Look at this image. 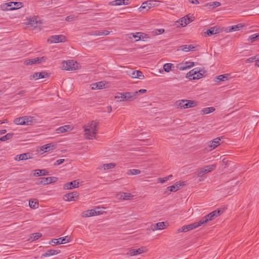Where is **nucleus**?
I'll list each match as a JSON object with an SVG mask.
<instances>
[{"mask_svg":"<svg viewBox=\"0 0 259 259\" xmlns=\"http://www.w3.org/2000/svg\"><path fill=\"white\" fill-rule=\"evenodd\" d=\"M132 197L131 194L128 193H123L121 195V197L123 200H129Z\"/></svg>","mask_w":259,"mask_h":259,"instance_id":"nucleus-49","label":"nucleus"},{"mask_svg":"<svg viewBox=\"0 0 259 259\" xmlns=\"http://www.w3.org/2000/svg\"><path fill=\"white\" fill-rule=\"evenodd\" d=\"M141 173V171L139 169H132L128 171L127 174L128 175H137Z\"/></svg>","mask_w":259,"mask_h":259,"instance_id":"nucleus-47","label":"nucleus"},{"mask_svg":"<svg viewBox=\"0 0 259 259\" xmlns=\"http://www.w3.org/2000/svg\"><path fill=\"white\" fill-rule=\"evenodd\" d=\"M82 217L83 218L90 217L91 216V212L90 210H85L82 212Z\"/></svg>","mask_w":259,"mask_h":259,"instance_id":"nucleus-53","label":"nucleus"},{"mask_svg":"<svg viewBox=\"0 0 259 259\" xmlns=\"http://www.w3.org/2000/svg\"><path fill=\"white\" fill-rule=\"evenodd\" d=\"M221 5V3L219 2H213L205 4L206 6L211 7L212 8H217Z\"/></svg>","mask_w":259,"mask_h":259,"instance_id":"nucleus-43","label":"nucleus"},{"mask_svg":"<svg viewBox=\"0 0 259 259\" xmlns=\"http://www.w3.org/2000/svg\"><path fill=\"white\" fill-rule=\"evenodd\" d=\"M179 50L185 52L194 51L195 50V47L192 45H186L179 46Z\"/></svg>","mask_w":259,"mask_h":259,"instance_id":"nucleus-28","label":"nucleus"},{"mask_svg":"<svg viewBox=\"0 0 259 259\" xmlns=\"http://www.w3.org/2000/svg\"><path fill=\"white\" fill-rule=\"evenodd\" d=\"M183 64L184 65H186V66H187V67H179V70H186L187 69H190L195 65L194 63L193 62H187V61Z\"/></svg>","mask_w":259,"mask_h":259,"instance_id":"nucleus-36","label":"nucleus"},{"mask_svg":"<svg viewBox=\"0 0 259 259\" xmlns=\"http://www.w3.org/2000/svg\"><path fill=\"white\" fill-rule=\"evenodd\" d=\"M214 110L215 109L213 107H211L203 108L201 110V112H202V114H207L213 112Z\"/></svg>","mask_w":259,"mask_h":259,"instance_id":"nucleus-40","label":"nucleus"},{"mask_svg":"<svg viewBox=\"0 0 259 259\" xmlns=\"http://www.w3.org/2000/svg\"><path fill=\"white\" fill-rule=\"evenodd\" d=\"M129 4V0H115L109 3V5L112 6L127 5Z\"/></svg>","mask_w":259,"mask_h":259,"instance_id":"nucleus-27","label":"nucleus"},{"mask_svg":"<svg viewBox=\"0 0 259 259\" xmlns=\"http://www.w3.org/2000/svg\"><path fill=\"white\" fill-rule=\"evenodd\" d=\"M245 26L241 23L238 24L237 25H233L231 26L228 27L225 31L227 32H230L232 31H236L237 30H239L242 29L243 28L245 27Z\"/></svg>","mask_w":259,"mask_h":259,"instance_id":"nucleus-19","label":"nucleus"},{"mask_svg":"<svg viewBox=\"0 0 259 259\" xmlns=\"http://www.w3.org/2000/svg\"><path fill=\"white\" fill-rule=\"evenodd\" d=\"M132 78L143 79L144 78L143 73L139 70L132 71L128 74Z\"/></svg>","mask_w":259,"mask_h":259,"instance_id":"nucleus-24","label":"nucleus"},{"mask_svg":"<svg viewBox=\"0 0 259 259\" xmlns=\"http://www.w3.org/2000/svg\"><path fill=\"white\" fill-rule=\"evenodd\" d=\"M178 182H176L175 183V185H173V186H169V187H167V189L170 191V192H172V191H177L178 189H176V187L178 186Z\"/></svg>","mask_w":259,"mask_h":259,"instance_id":"nucleus-51","label":"nucleus"},{"mask_svg":"<svg viewBox=\"0 0 259 259\" xmlns=\"http://www.w3.org/2000/svg\"><path fill=\"white\" fill-rule=\"evenodd\" d=\"M147 92V90L145 89H141L138 91H136L135 92H137L138 96L140 94L145 93Z\"/></svg>","mask_w":259,"mask_h":259,"instance_id":"nucleus-58","label":"nucleus"},{"mask_svg":"<svg viewBox=\"0 0 259 259\" xmlns=\"http://www.w3.org/2000/svg\"><path fill=\"white\" fill-rule=\"evenodd\" d=\"M172 67H174V64L171 63H166L163 65V69L165 72H168L171 70Z\"/></svg>","mask_w":259,"mask_h":259,"instance_id":"nucleus-44","label":"nucleus"},{"mask_svg":"<svg viewBox=\"0 0 259 259\" xmlns=\"http://www.w3.org/2000/svg\"><path fill=\"white\" fill-rule=\"evenodd\" d=\"M38 76H38V72H35L34 74H33L32 75H31L30 76L29 79L30 80H33V79L37 80V79H39Z\"/></svg>","mask_w":259,"mask_h":259,"instance_id":"nucleus-52","label":"nucleus"},{"mask_svg":"<svg viewBox=\"0 0 259 259\" xmlns=\"http://www.w3.org/2000/svg\"><path fill=\"white\" fill-rule=\"evenodd\" d=\"M194 20V17L192 15L190 16V15H188L185 17H182L180 19L181 23L180 25L182 27H184L186 26L187 24H189L191 22L193 21Z\"/></svg>","mask_w":259,"mask_h":259,"instance_id":"nucleus-14","label":"nucleus"},{"mask_svg":"<svg viewBox=\"0 0 259 259\" xmlns=\"http://www.w3.org/2000/svg\"><path fill=\"white\" fill-rule=\"evenodd\" d=\"M197 102L193 100H179V107L181 108L187 109L196 106Z\"/></svg>","mask_w":259,"mask_h":259,"instance_id":"nucleus-6","label":"nucleus"},{"mask_svg":"<svg viewBox=\"0 0 259 259\" xmlns=\"http://www.w3.org/2000/svg\"><path fill=\"white\" fill-rule=\"evenodd\" d=\"M140 37H141V39L145 41V39L146 38H149V37L148 36V35L146 34H145L144 33H142V32H140Z\"/></svg>","mask_w":259,"mask_h":259,"instance_id":"nucleus-55","label":"nucleus"},{"mask_svg":"<svg viewBox=\"0 0 259 259\" xmlns=\"http://www.w3.org/2000/svg\"><path fill=\"white\" fill-rule=\"evenodd\" d=\"M222 31V30L220 27L214 26L208 29L205 33H206L208 36H211L213 34L219 33Z\"/></svg>","mask_w":259,"mask_h":259,"instance_id":"nucleus-22","label":"nucleus"},{"mask_svg":"<svg viewBox=\"0 0 259 259\" xmlns=\"http://www.w3.org/2000/svg\"><path fill=\"white\" fill-rule=\"evenodd\" d=\"M69 241V239L68 236H65L60 237L58 239H53L52 240L51 243L50 242V244L52 243V245L54 246L58 244H64L65 242H68Z\"/></svg>","mask_w":259,"mask_h":259,"instance_id":"nucleus-15","label":"nucleus"},{"mask_svg":"<svg viewBox=\"0 0 259 259\" xmlns=\"http://www.w3.org/2000/svg\"><path fill=\"white\" fill-rule=\"evenodd\" d=\"M56 148V145L54 143H49L41 147V150L45 152L54 150Z\"/></svg>","mask_w":259,"mask_h":259,"instance_id":"nucleus-25","label":"nucleus"},{"mask_svg":"<svg viewBox=\"0 0 259 259\" xmlns=\"http://www.w3.org/2000/svg\"><path fill=\"white\" fill-rule=\"evenodd\" d=\"M185 185H186L185 182H183V181L182 182V181H179V188L180 187L185 186Z\"/></svg>","mask_w":259,"mask_h":259,"instance_id":"nucleus-62","label":"nucleus"},{"mask_svg":"<svg viewBox=\"0 0 259 259\" xmlns=\"http://www.w3.org/2000/svg\"><path fill=\"white\" fill-rule=\"evenodd\" d=\"M66 37L63 35H53L51 37L50 40L51 43H58L60 42H64Z\"/></svg>","mask_w":259,"mask_h":259,"instance_id":"nucleus-17","label":"nucleus"},{"mask_svg":"<svg viewBox=\"0 0 259 259\" xmlns=\"http://www.w3.org/2000/svg\"><path fill=\"white\" fill-rule=\"evenodd\" d=\"M46 60V58L45 57H37L35 58L26 60L24 61V64L25 65L28 66L30 65H33L35 64H39L42 62H45Z\"/></svg>","mask_w":259,"mask_h":259,"instance_id":"nucleus-10","label":"nucleus"},{"mask_svg":"<svg viewBox=\"0 0 259 259\" xmlns=\"http://www.w3.org/2000/svg\"><path fill=\"white\" fill-rule=\"evenodd\" d=\"M32 122L31 116H23L14 119V122L17 125H28Z\"/></svg>","mask_w":259,"mask_h":259,"instance_id":"nucleus-8","label":"nucleus"},{"mask_svg":"<svg viewBox=\"0 0 259 259\" xmlns=\"http://www.w3.org/2000/svg\"><path fill=\"white\" fill-rule=\"evenodd\" d=\"M38 77L40 78H46V77H49V74L47 72H38Z\"/></svg>","mask_w":259,"mask_h":259,"instance_id":"nucleus-50","label":"nucleus"},{"mask_svg":"<svg viewBox=\"0 0 259 259\" xmlns=\"http://www.w3.org/2000/svg\"><path fill=\"white\" fill-rule=\"evenodd\" d=\"M14 134L13 133H8L7 135L2 137L0 138L1 141H6L7 140L11 139Z\"/></svg>","mask_w":259,"mask_h":259,"instance_id":"nucleus-42","label":"nucleus"},{"mask_svg":"<svg viewBox=\"0 0 259 259\" xmlns=\"http://www.w3.org/2000/svg\"><path fill=\"white\" fill-rule=\"evenodd\" d=\"M71 128V126L69 125H65L64 126H60L56 129L57 133L60 134L67 132Z\"/></svg>","mask_w":259,"mask_h":259,"instance_id":"nucleus-34","label":"nucleus"},{"mask_svg":"<svg viewBox=\"0 0 259 259\" xmlns=\"http://www.w3.org/2000/svg\"><path fill=\"white\" fill-rule=\"evenodd\" d=\"M124 93H117L115 96V98L117 99V101L118 102H124L126 101L124 99H125V97Z\"/></svg>","mask_w":259,"mask_h":259,"instance_id":"nucleus-37","label":"nucleus"},{"mask_svg":"<svg viewBox=\"0 0 259 259\" xmlns=\"http://www.w3.org/2000/svg\"><path fill=\"white\" fill-rule=\"evenodd\" d=\"M110 33V31L108 30L95 31L93 32L92 35L95 36L107 35Z\"/></svg>","mask_w":259,"mask_h":259,"instance_id":"nucleus-35","label":"nucleus"},{"mask_svg":"<svg viewBox=\"0 0 259 259\" xmlns=\"http://www.w3.org/2000/svg\"><path fill=\"white\" fill-rule=\"evenodd\" d=\"M38 202L36 200H29V205L31 208H36L38 207Z\"/></svg>","mask_w":259,"mask_h":259,"instance_id":"nucleus-39","label":"nucleus"},{"mask_svg":"<svg viewBox=\"0 0 259 259\" xmlns=\"http://www.w3.org/2000/svg\"><path fill=\"white\" fill-rule=\"evenodd\" d=\"M147 249L145 246H142L140 248L137 249H131L129 250V252L126 253L127 255H130L131 256L137 255L138 254H141L144 252H146Z\"/></svg>","mask_w":259,"mask_h":259,"instance_id":"nucleus-11","label":"nucleus"},{"mask_svg":"<svg viewBox=\"0 0 259 259\" xmlns=\"http://www.w3.org/2000/svg\"><path fill=\"white\" fill-rule=\"evenodd\" d=\"M157 2L156 1H147L142 3L141 6L139 8V12H147L152 7L156 5Z\"/></svg>","mask_w":259,"mask_h":259,"instance_id":"nucleus-7","label":"nucleus"},{"mask_svg":"<svg viewBox=\"0 0 259 259\" xmlns=\"http://www.w3.org/2000/svg\"><path fill=\"white\" fill-rule=\"evenodd\" d=\"M163 32H164V29H163L155 30V33L157 35L160 34L162 33Z\"/></svg>","mask_w":259,"mask_h":259,"instance_id":"nucleus-60","label":"nucleus"},{"mask_svg":"<svg viewBox=\"0 0 259 259\" xmlns=\"http://www.w3.org/2000/svg\"><path fill=\"white\" fill-rule=\"evenodd\" d=\"M221 144V138L217 137L208 143V147L210 148L208 150L211 151Z\"/></svg>","mask_w":259,"mask_h":259,"instance_id":"nucleus-13","label":"nucleus"},{"mask_svg":"<svg viewBox=\"0 0 259 259\" xmlns=\"http://www.w3.org/2000/svg\"><path fill=\"white\" fill-rule=\"evenodd\" d=\"M42 236V234L39 232L33 233L31 234V238L32 241L37 240Z\"/></svg>","mask_w":259,"mask_h":259,"instance_id":"nucleus-45","label":"nucleus"},{"mask_svg":"<svg viewBox=\"0 0 259 259\" xmlns=\"http://www.w3.org/2000/svg\"><path fill=\"white\" fill-rule=\"evenodd\" d=\"M40 180L39 182L37 183V184H42L44 185H46L47 184H49L52 183H55L57 182L58 180V178L54 177H48V178H39Z\"/></svg>","mask_w":259,"mask_h":259,"instance_id":"nucleus-12","label":"nucleus"},{"mask_svg":"<svg viewBox=\"0 0 259 259\" xmlns=\"http://www.w3.org/2000/svg\"><path fill=\"white\" fill-rule=\"evenodd\" d=\"M65 20L68 22H71L74 20V18L72 16H68L66 18Z\"/></svg>","mask_w":259,"mask_h":259,"instance_id":"nucleus-59","label":"nucleus"},{"mask_svg":"<svg viewBox=\"0 0 259 259\" xmlns=\"http://www.w3.org/2000/svg\"><path fill=\"white\" fill-rule=\"evenodd\" d=\"M189 2L192 4H199L198 0H189Z\"/></svg>","mask_w":259,"mask_h":259,"instance_id":"nucleus-61","label":"nucleus"},{"mask_svg":"<svg viewBox=\"0 0 259 259\" xmlns=\"http://www.w3.org/2000/svg\"><path fill=\"white\" fill-rule=\"evenodd\" d=\"M115 166V164L114 163H106L103 165V168L105 170L113 168Z\"/></svg>","mask_w":259,"mask_h":259,"instance_id":"nucleus-46","label":"nucleus"},{"mask_svg":"<svg viewBox=\"0 0 259 259\" xmlns=\"http://www.w3.org/2000/svg\"><path fill=\"white\" fill-rule=\"evenodd\" d=\"M62 66L64 70L67 71L75 70L79 68L78 64L73 60L64 61L62 62Z\"/></svg>","mask_w":259,"mask_h":259,"instance_id":"nucleus-4","label":"nucleus"},{"mask_svg":"<svg viewBox=\"0 0 259 259\" xmlns=\"http://www.w3.org/2000/svg\"><path fill=\"white\" fill-rule=\"evenodd\" d=\"M91 212V216H94L98 214V212H96V209H93L90 210Z\"/></svg>","mask_w":259,"mask_h":259,"instance_id":"nucleus-57","label":"nucleus"},{"mask_svg":"<svg viewBox=\"0 0 259 259\" xmlns=\"http://www.w3.org/2000/svg\"><path fill=\"white\" fill-rule=\"evenodd\" d=\"M223 212V210L221 209H218L209 213L207 215L203 217L199 221L200 225L207 223L208 222L214 220L215 218L221 215Z\"/></svg>","mask_w":259,"mask_h":259,"instance_id":"nucleus-2","label":"nucleus"},{"mask_svg":"<svg viewBox=\"0 0 259 259\" xmlns=\"http://www.w3.org/2000/svg\"><path fill=\"white\" fill-rule=\"evenodd\" d=\"M217 165L215 164L206 165L204 167L200 168L197 170V176L198 177H202L205 174L210 172L215 169Z\"/></svg>","mask_w":259,"mask_h":259,"instance_id":"nucleus-9","label":"nucleus"},{"mask_svg":"<svg viewBox=\"0 0 259 259\" xmlns=\"http://www.w3.org/2000/svg\"><path fill=\"white\" fill-rule=\"evenodd\" d=\"M30 158V154L29 153H25L17 155L15 158V160L17 161L24 160Z\"/></svg>","mask_w":259,"mask_h":259,"instance_id":"nucleus-31","label":"nucleus"},{"mask_svg":"<svg viewBox=\"0 0 259 259\" xmlns=\"http://www.w3.org/2000/svg\"><path fill=\"white\" fill-rule=\"evenodd\" d=\"M60 252L61 251L58 249H49L47 250V251L45 253H42L41 256V257H48L51 255L57 254L60 253Z\"/></svg>","mask_w":259,"mask_h":259,"instance_id":"nucleus-26","label":"nucleus"},{"mask_svg":"<svg viewBox=\"0 0 259 259\" xmlns=\"http://www.w3.org/2000/svg\"><path fill=\"white\" fill-rule=\"evenodd\" d=\"M65 160L64 159H58L57 160L55 163H54V165H60L61 164L63 163L64 162Z\"/></svg>","mask_w":259,"mask_h":259,"instance_id":"nucleus-56","label":"nucleus"},{"mask_svg":"<svg viewBox=\"0 0 259 259\" xmlns=\"http://www.w3.org/2000/svg\"><path fill=\"white\" fill-rule=\"evenodd\" d=\"M168 226L167 222H159L152 226V229L153 231L157 230H163Z\"/></svg>","mask_w":259,"mask_h":259,"instance_id":"nucleus-23","label":"nucleus"},{"mask_svg":"<svg viewBox=\"0 0 259 259\" xmlns=\"http://www.w3.org/2000/svg\"><path fill=\"white\" fill-rule=\"evenodd\" d=\"M124 94L125 97V99H124L126 101H132L135 100L137 96L138 93L137 92H125L124 93Z\"/></svg>","mask_w":259,"mask_h":259,"instance_id":"nucleus-20","label":"nucleus"},{"mask_svg":"<svg viewBox=\"0 0 259 259\" xmlns=\"http://www.w3.org/2000/svg\"><path fill=\"white\" fill-rule=\"evenodd\" d=\"M105 84L103 81H99L98 82L94 83L91 85L92 90H101L102 89Z\"/></svg>","mask_w":259,"mask_h":259,"instance_id":"nucleus-30","label":"nucleus"},{"mask_svg":"<svg viewBox=\"0 0 259 259\" xmlns=\"http://www.w3.org/2000/svg\"><path fill=\"white\" fill-rule=\"evenodd\" d=\"M23 6L22 3L21 2H10L5 4L2 6L3 10L12 11L20 9Z\"/></svg>","mask_w":259,"mask_h":259,"instance_id":"nucleus-5","label":"nucleus"},{"mask_svg":"<svg viewBox=\"0 0 259 259\" xmlns=\"http://www.w3.org/2000/svg\"><path fill=\"white\" fill-rule=\"evenodd\" d=\"M228 76L229 75L228 74H225L215 76L214 78V81L215 82H219L220 81L227 80L228 79Z\"/></svg>","mask_w":259,"mask_h":259,"instance_id":"nucleus-33","label":"nucleus"},{"mask_svg":"<svg viewBox=\"0 0 259 259\" xmlns=\"http://www.w3.org/2000/svg\"><path fill=\"white\" fill-rule=\"evenodd\" d=\"M140 32H137L136 33H130V34H128L127 35L128 36V37L130 39L132 38H134L136 39V41H139L140 40H141V37H140Z\"/></svg>","mask_w":259,"mask_h":259,"instance_id":"nucleus-38","label":"nucleus"},{"mask_svg":"<svg viewBox=\"0 0 259 259\" xmlns=\"http://www.w3.org/2000/svg\"><path fill=\"white\" fill-rule=\"evenodd\" d=\"M259 39V33H255L251 35L248 40L251 42H253L255 40Z\"/></svg>","mask_w":259,"mask_h":259,"instance_id":"nucleus-41","label":"nucleus"},{"mask_svg":"<svg viewBox=\"0 0 259 259\" xmlns=\"http://www.w3.org/2000/svg\"><path fill=\"white\" fill-rule=\"evenodd\" d=\"M26 93V91L25 90H23V91H20L18 94L22 96H23L25 93Z\"/></svg>","mask_w":259,"mask_h":259,"instance_id":"nucleus-63","label":"nucleus"},{"mask_svg":"<svg viewBox=\"0 0 259 259\" xmlns=\"http://www.w3.org/2000/svg\"><path fill=\"white\" fill-rule=\"evenodd\" d=\"M199 226H200V225L199 222H195L194 223L182 227L181 230V232H186L188 231L195 229Z\"/></svg>","mask_w":259,"mask_h":259,"instance_id":"nucleus-16","label":"nucleus"},{"mask_svg":"<svg viewBox=\"0 0 259 259\" xmlns=\"http://www.w3.org/2000/svg\"><path fill=\"white\" fill-rule=\"evenodd\" d=\"M255 62V66L256 67H259V60L256 58L255 60H254Z\"/></svg>","mask_w":259,"mask_h":259,"instance_id":"nucleus-64","label":"nucleus"},{"mask_svg":"<svg viewBox=\"0 0 259 259\" xmlns=\"http://www.w3.org/2000/svg\"><path fill=\"white\" fill-rule=\"evenodd\" d=\"M255 59H256V56H253V57L249 58L245 60V63H250L251 62H253V61H254V60H255Z\"/></svg>","mask_w":259,"mask_h":259,"instance_id":"nucleus-54","label":"nucleus"},{"mask_svg":"<svg viewBox=\"0 0 259 259\" xmlns=\"http://www.w3.org/2000/svg\"><path fill=\"white\" fill-rule=\"evenodd\" d=\"M78 197L76 192L66 194L64 196V199L67 201H75Z\"/></svg>","mask_w":259,"mask_h":259,"instance_id":"nucleus-18","label":"nucleus"},{"mask_svg":"<svg viewBox=\"0 0 259 259\" xmlns=\"http://www.w3.org/2000/svg\"><path fill=\"white\" fill-rule=\"evenodd\" d=\"M28 24L33 27H37L38 26V24L39 23V20H38V18L37 17H33L31 18H29L28 20Z\"/></svg>","mask_w":259,"mask_h":259,"instance_id":"nucleus-29","label":"nucleus"},{"mask_svg":"<svg viewBox=\"0 0 259 259\" xmlns=\"http://www.w3.org/2000/svg\"><path fill=\"white\" fill-rule=\"evenodd\" d=\"M35 173L34 174V176L35 177H39L40 176H48L50 174L48 171H47L46 169H36L35 170Z\"/></svg>","mask_w":259,"mask_h":259,"instance_id":"nucleus-32","label":"nucleus"},{"mask_svg":"<svg viewBox=\"0 0 259 259\" xmlns=\"http://www.w3.org/2000/svg\"><path fill=\"white\" fill-rule=\"evenodd\" d=\"M205 71L199 68H195L190 70L186 75V77L190 79H196L202 78Z\"/></svg>","mask_w":259,"mask_h":259,"instance_id":"nucleus-3","label":"nucleus"},{"mask_svg":"<svg viewBox=\"0 0 259 259\" xmlns=\"http://www.w3.org/2000/svg\"><path fill=\"white\" fill-rule=\"evenodd\" d=\"M97 126V123L94 120L83 126L85 138L88 139L96 138V135L98 131Z\"/></svg>","mask_w":259,"mask_h":259,"instance_id":"nucleus-1","label":"nucleus"},{"mask_svg":"<svg viewBox=\"0 0 259 259\" xmlns=\"http://www.w3.org/2000/svg\"><path fill=\"white\" fill-rule=\"evenodd\" d=\"M172 177V175H169L167 177H165L164 178H159L157 179V181L158 182L163 184L168 181L170 178Z\"/></svg>","mask_w":259,"mask_h":259,"instance_id":"nucleus-48","label":"nucleus"},{"mask_svg":"<svg viewBox=\"0 0 259 259\" xmlns=\"http://www.w3.org/2000/svg\"><path fill=\"white\" fill-rule=\"evenodd\" d=\"M79 182L78 180H74L67 183L64 185V189L66 190L71 189L79 187Z\"/></svg>","mask_w":259,"mask_h":259,"instance_id":"nucleus-21","label":"nucleus"}]
</instances>
